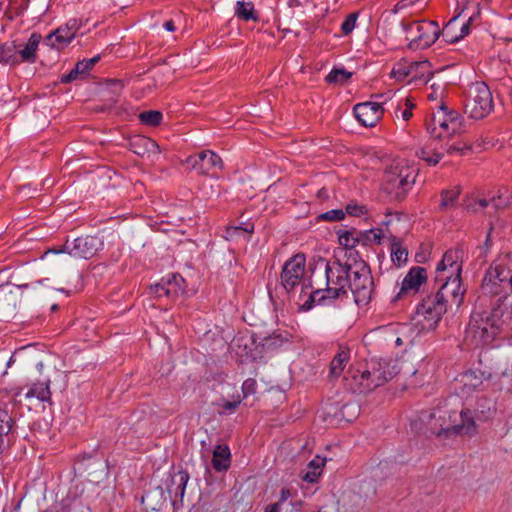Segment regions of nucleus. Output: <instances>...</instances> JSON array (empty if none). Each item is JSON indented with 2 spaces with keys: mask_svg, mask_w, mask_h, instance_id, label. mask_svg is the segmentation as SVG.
<instances>
[{
  "mask_svg": "<svg viewBox=\"0 0 512 512\" xmlns=\"http://www.w3.org/2000/svg\"><path fill=\"white\" fill-rule=\"evenodd\" d=\"M464 290L458 289L453 281L439 283L436 293L427 295L417 306V315L423 316L429 328H434L446 313L449 303L459 307L463 302Z\"/></svg>",
  "mask_w": 512,
  "mask_h": 512,
  "instance_id": "f257e3e1",
  "label": "nucleus"
},
{
  "mask_svg": "<svg viewBox=\"0 0 512 512\" xmlns=\"http://www.w3.org/2000/svg\"><path fill=\"white\" fill-rule=\"evenodd\" d=\"M351 267L336 260L327 262L325 265V289L318 288L311 291L308 298L299 303L300 310L308 311L316 303L322 304L326 300H333L345 295L348 291Z\"/></svg>",
  "mask_w": 512,
  "mask_h": 512,
  "instance_id": "f03ea898",
  "label": "nucleus"
},
{
  "mask_svg": "<svg viewBox=\"0 0 512 512\" xmlns=\"http://www.w3.org/2000/svg\"><path fill=\"white\" fill-rule=\"evenodd\" d=\"M405 40L412 50L425 49L438 39L440 28L435 21H412L401 23Z\"/></svg>",
  "mask_w": 512,
  "mask_h": 512,
  "instance_id": "7ed1b4c3",
  "label": "nucleus"
},
{
  "mask_svg": "<svg viewBox=\"0 0 512 512\" xmlns=\"http://www.w3.org/2000/svg\"><path fill=\"white\" fill-rule=\"evenodd\" d=\"M490 323L487 311H473L465 330V342L474 347L491 343L497 335Z\"/></svg>",
  "mask_w": 512,
  "mask_h": 512,
  "instance_id": "20e7f679",
  "label": "nucleus"
},
{
  "mask_svg": "<svg viewBox=\"0 0 512 512\" xmlns=\"http://www.w3.org/2000/svg\"><path fill=\"white\" fill-rule=\"evenodd\" d=\"M349 277L348 290L351 291L357 305L369 302L373 290V281L370 270L364 262L352 265Z\"/></svg>",
  "mask_w": 512,
  "mask_h": 512,
  "instance_id": "39448f33",
  "label": "nucleus"
},
{
  "mask_svg": "<svg viewBox=\"0 0 512 512\" xmlns=\"http://www.w3.org/2000/svg\"><path fill=\"white\" fill-rule=\"evenodd\" d=\"M493 109L492 94L484 82H476L470 88V97L465 104V113L475 120L485 118Z\"/></svg>",
  "mask_w": 512,
  "mask_h": 512,
  "instance_id": "423d86ee",
  "label": "nucleus"
},
{
  "mask_svg": "<svg viewBox=\"0 0 512 512\" xmlns=\"http://www.w3.org/2000/svg\"><path fill=\"white\" fill-rule=\"evenodd\" d=\"M305 263V256L303 254H296L286 261L281 273V283L286 291L289 292L297 285H301L302 291L299 298L300 301H302L303 297L308 298L310 293L309 291H306L308 286L305 285L304 281Z\"/></svg>",
  "mask_w": 512,
  "mask_h": 512,
  "instance_id": "0eeeda50",
  "label": "nucleus"
},
{
  "mask_svg": "<svg viewBox=\"0 0 512 512\" xmlns=\"http://www.w3.org/2000/svg\"><path fill=\"white\" fill-rule=\"evenodd\" d=\"M451 424L440 429H432L438 437L473 436L477 432V424L470 409H462L459 414L453 412L449 415Z\"/></svg>",
  "mask_w": 512,
  "mask_h": 512,
  "instance_id": "6e6552de",
  "label": "nucleus"
},
{
  "mask_svg": "<svg viewBox=\"0 0 512 512\" xmlns=\"http://www.w3.org/2000/svg\"><path fill=\"white\" fill-rule=\"evenodd\" d=\"M386 172H388V184L398 181L400 190L395 194V197L406 198L415 183L417 169L409 165L404 159H394L389 167H386Z\"/></svg>",
  "mask_w": 512,
  "mask_h": 512,
  "instance_id": "1a4fd4ad",
  "label": "nucleus"
},
{
  "mask_svg": "<svg viewBox=\"0 0 512 512\" xmlns=\"http://www.w3.org/2000/svg\"><path fill=\"white\" fill-rule=\"evenodd\" d=\"M104 247L103 239L97 235H86L81 236L73 241H66L63 250L51 249L46 252L49 253H68L70 256L74 258H83L89 259L96 255V253L102 250Z\"/></svg>",
  "mask_w": 512,
  "mask_h": 512,
  "instance_id": "9d476101",
  "label": "nucleus"
},
{
  "mask_svg": "<svg viewBox=\"0 0 512 512\" xmlns=\"http://www.w3.org/2000/svg\"><path fill=\"white\" fill-rule=\"evenodd\" d=\"M462 251L459 249L448 250L442 260L438 263L436 268L435 280L437 283H443L448 281L457 282L458 289L461 288V271L462 264L459 263Z\"/></svg>",
  "mask_w": 512,
  "mask_h": 512,
  "instance_id": "9b49d317",
  "label": "nucleus"
},
{
  "mask_svg": "<svg viewBox=\"0 0 512 512\" xmlns=\"http://www.w3.org/2000/svg\"><path fill=\"white\" fill-rule=\"evenodd\" d=\"M382 372L371 373L369 370L350 368L344 377L347 387L354 393H367L378 387Z\"/></svg>",
  "mask_w": 512,
  "mask_h": 512,
  "instance_id": "f8f14e48",
  "label": "nucleus"
},
{
  "mask_svg": "<svg viewBox=\"0 0 512 512\" xmlns=\"http://www.w3.org/2000/svg\"><path fill=\"white\" fill-rule=\"evenodd\" d=\"M185 163L197 173L208 176H217L223 169V161L219 155L211 150H204L186 158Z\"/></svg>",
  "mask_w": 512,
  "mask_h": 512,
  "instance_id": "ddd939ff",
  "label": "nucleus"
},
{
  "mask_svg": "<svg viewBox=\"0 0 512 512\" xmlns=\"http://www.w3.org/2000/svg\"><path fill=\"white\" fill-rule=\"evenodd\" d=\"M498 303L487 311L490 319V325L495 330L496 335L512 334V304L507 303V298L498 299Z\"/></svg>",
  "mask_w": 512,
  "mask_h": 512,
  "instance_id": "4468645a",
  "label": "nucleus"
},
{
  "mask_svg": "<svg viewBox=\"0 0 512 512\" xmlns=\"http://www.w3.org/2000/svg\"><path fill=\"white\" fill-rule=\"evenodd\" d=\"M79 28V21L76 19H71L65 25L50 33L45 38V44L51 48L61 50L74 39Z\"/></svg>",
  "mask_w": 512,
  "mask_h": 512,
  "instance_id": "2eb2a0df",
  "label": "nucleus"
},
{
  "mask_svg": "<svg viewBox=\"0 0 512 512\" xmlns=\"http://www.w3.org/2000/svg\"><path fill=\"white\" fill-rule=\"evenodd\" d=\"M353 111L357 120L366 127H373L384 113L382 106L374 102L356 104Z\"/></svg>",
  "mask_w": 512,
  "mask_h": 512,
  "instance_id": "dca6fc26",
  "label": "nucleus"
},
{
  "mask_svg": "<svg viewBox=\"0 0 512 512\" xmlns=\"http://www.w3.org/2000/svg\"><path fill=\"white\" fill-rule=\"evenodd\" d=\"M189 480V474L183 470L176 471L170 474L166 482V490L170 498L180 499L184 497L186 485Z\"/></svg>",
  "mask_w": 512,
  "mask_h": 512,
  "instance_id": "f3484780",
  "label": "nucleus"
},
{
  "mask_svg": "<svg viewBox=\"0 0 512 512\" xmlns=\"http://www.w3.org/2000/svg\"><path fill=\"white\" fill-rule=\"evenodd\" d=\"M181 277L173 275L172 278L167 280L162 279L161 282L156 283L150 287L151 293L157 298H170L174 299L178 296L180 291L179 281H182Z\"/></svg>",
  "mask_w": 512,
  "mask_h": 512,
  "instance_id": "a211bd4d",
  "label": "nucleus"
},
{
  "mask_svg": "<svg viewBox=\"0 0 512 512\" xmlns=\"http://www.w3.org/2000/svg\"><path fill=\"white\" fill-rule=\"evenodd\" d=\"M426 279L427 273L425 268L419 266L411 268L407 275L404 277L400 292L393 299V301H396L399 298L400 293L402 292H407L410 290L418 291V289L426 281Z\"/></svg>",
  "mask_w": 512,
  "mask_h": 512,
  "instance_id": "6ab92c4d",
  "label": "nucleus"
},
{
  "mask_svg": "<svg viewBox=\"0 0 512 512\" xmlns=\"http://www.w3.org/2000/svg\"><path fill=\"white\" fill-rule=\"evenodd\" d=\"M386 239L390 242V258L392 264L396 267H402L408 259V251L403 246L401 240L394 236L389 230H386Z\"/></svg>",
  "mask_w": 512,
  "mask_h": 512,
  "instance_id": "aec40b11",
  "label": "nucleus"
},
{
  "mask_svg": "<svg viewBox=\"0 0 512 512\" xmlns=\"http://www.w3.org/2000/svg\"><path fill=\"white\" fill-rule=\"evenodd\" d=\"M41 35L39 33H32L25 44L24 48L17 51L20 63H35L37 59V50L41 42Z\"/></svg>",
  "mask_w": 512,
  "mask_h": 512,
  "instance_id": "412c9836",
  "label": "nucleus"
},
{
  "mask_svg": "<svg viewBox=\"0 0 512 512\" xmlns=\"http://www.w3.org/2000/svg\"><path fill=\"white\" fill-rule=\"evenodd\" d=\"M429 63L428 61L423 62H415V63H407V62H400L397 63L391 70L390 76L391 78H394L396 80H403L405 77L409 75H413L414 77L416 74L414 71L418 69H425L428 68Z\"/></svg>",
  "mask_w": 512,
  "mask_h": 512,
  "instance_id": "4be33fe9",
  "label": "nucleus"
},
{
  "mask_svg": "<svg viewBox=\"0 0 512 512\" xmlns=\"http://www.w3.org/2000/svg\"><path fill=\"white\" fill-rule=\"evenodd\" d=\"M459 382L462 385L460 393L463 396L468 395L482 386L483 374L476 371H467L461 375Z\"/></svg>",
  "mask_w": 512,
  "mask_h": 512,
  "instance_id": "5701e85b",
  "label": "nucleus"
},
{
  "mask_svg": "<svg viewBox=\"0 0 512 512\" xmlns=\"http://www.w3.org/2000/svg\"><path fill=\"white\" fill-rule=\"evenodd\" d=\"M231 453L227 445H217L213 451L212 465L218 471H226L230 467Z\"/></svg>",
  "mask_w": 512,
  "mask_h": 512,
  "instance_id": "b1692460",
  "label": "nucleus"
},
{
  "mask_svg": "<svg viewBox=\"0 0 512 512\" xmlns=\"http://www.w3.org/2000/svg\"><path fill=\"white\" fill-rule=\"evenodd\" d=\"M26 399L36 398L39 401L47 402L51 399L50 380L33 383L25 393Z\"/></svg>",
  "mask_w": 512,
  "mask_h": 512,
  "instance_id": "393cba45",
  "label": "nucleus"
},
{
  "mask_svg": "<svg viewBox=\"0 0 512 512\" xmlns=\"http://www.w3.org/2000/svg\"><path fill=\"white\" fill-rule=\"evenodd\" d=\"M458 17L459 15H456L453 18H451L443 29L442 35L445 38V40L449 43H455L469 34L471 18L462 25L460 33L458 35L453 34V26Z\"/></svg>",
  "mask_w": 512,
  "mask_h": 512,
  "instance_id": "a878e982",
  "label": "nucleus"
},
{
  "mask_svg": "<svg viewBox=\"0 0 512 512\" xmlns=\"http://www.w3.org/2000/svg\"><path fill=\"white\" fill-rule=\"evenodd\" d=\"M445 122L447 123L446 134L455 135L463 131V117L454 110L445 106Z\"/></svg>",
  "mask_w": 512,
  "mask_h": 512,
  "instance_id": "bb28decb",
  "label": "nucleus"
},
{
  "mask_svg": "<svg viewBox=\"0 0 512 512\" xmlns=\"http://www.w3.org/2000/svg\"><path fill=\"white\" fill-rule=\"evenodd\" d=\"M325 461V458L320 456H316L314 459H312L308 463L307 470L303 474L302 479L308 483L316 482L322 473Z\"/></svg>",
  "mask_w": 512,
  "mask_h": 512,
  "instance_id": "cd10ccee",
  "label": "nucleus"
},
{
  "mask_svg": "<svg viewBox=\"0 0 512 512\" xmlns=\"http://www.w3.org/2000/svg\"><path fill=\"white\" fill-rule=\"evenodd\" d=\"M391 106L394 109L393 119L397 121L402 119L403 121H408L412 117V109L415 107V104L408 98H403L399 100L396 105L392 103Z\"/></svg>",
  "mask_w": 512,
  "mask_h": 512,
  "instance_id": "c85d7f7f",
  "label": "nucleus"
},
{
  "mask_svg": "<svg viewBox=\"0 0 512 512\" xmlns=\"http://www.w3.org/2000/svg\"><path fill=\"white\" fill-rule=\"evenodd\" d=\"M0 64L13 66L20 64L16 46L13 43L0 45Z\"/></svg>",
  "mask_w": 512,
  "mask_h": 512,
  "instance_id": "c756f323",
  "label": "nucleus"
},
{
  "mask_svg": "<svg viewBox=\"0 0 512 512\" xmlns=\"http://www.w3.org/2000/svg\"><path fill=\"white\" fill-rule=\"evenodd\" d=\"M350 360V352L348 350L339 351L330 363V375L339 377Z\"/></svg>",
  "mask_w": 512,
  "mask_h": 512,
  "instance_id": "7c9ffc66",
  "label": "nucleus"
},
{
  "mask_svg": "<svg viewBox=\"0 0 512 512\" xmlns=\"http://www.w3.org/2000/svg\"><path fill=\"white\" fill-rule=\"evenodd\" d=\"M510 277L511 276L508 275V272H506V270L503 267H501V266L490 267L483 279V285L485 287H487L490 284L491 285L496 284L497 281L500 283L509 281Z\"/></svg>",
  "mask_w": 512,
  "mask_h": 512,
  "instance_id": "2f4dec72",
  "label": "nucleus"
},
{
  "mask_svg": "<svg viewBox=\"0 0 512 512\" xmlns=\"http://www.w3.org/2000/svg\"><path fill=\"white\" fill-rule=\"evenodd\" d=\"M17 304V295L8 286H0V310L13 312Z\"/></svg>",
  "mask_w": 512,
  "mask_h": 512,
  "instance_id": "473e14b6",
  "label": "nucleus"
},
{
  "mask_svg": "<svg viewBox=\"0 0 512 512\" xmlns=\"http://www.w3.org/2000/svg\"><path fill=\"white\" fill-rule=\"evenodd\" d=\"M254 231L253 224H245V226H229L225 230V239L229 241H233L238 239L239 237H243L244 239H248L249 235H251Z\"/></svg>",
  "mask_w": 512,
  "mask_h": 512,
  "instance_id": "72a5a7b5",
  "label": "nucleus"
},
{
  "mask_svg": "<svg viewBox=\"0 0 512 512\" xmlns=\"http://www.w3.org/2000/svg\"><path fill=\"white\" fill-rule=\"evenodd\" d=\"M383 331L381 327H377L363 337V342L366 347L369 348V351H377L380 350L383 344Z\"/></svg>",
  "mask_w": 512,
  "mask_h": 512,
  "instance_id": "f704fd0d",
  "label": "nucleus"
},
{
  "mask_svg": "<svg viewBox=\"0 0 512 512\" xmlns=\"http://www.w3.org/2000/svg\"><path fill=\"white\" fill-rule=\"evenodd\" d=\"M235 15L244 21L258 20V15L255 12L252 2L237 1Z\"/></svg>",
  "mask_w": 512,
  "mask_h": 512,
  "instance_id": "c9c22d12",
  "label": "nucleus"
},
{
  "mask_svg": "<svg viewBox=\"0 0 512 512\" xmlns=\"http://www.w3.org/2000/svg\"><path fill=\"white\" fill-rule=\"evenodd\" d=\"M407 327L405 325L390 323L386 325V344L393 343L396 347L403 344L402 333Z\"/></svg>",
  "mask_w": 512,
  "mask_h": 512,
  "instance_id": "e433bc0d",
  "label": "nucleus"
},
{
  "mask_svg": "<svg viewBox=\"0 0 512 512\" xmlns=\"http://www.w3.org/2000/svg\"><path fill=\"white\" fill-rule=\"evenodd\" d=\"M337 234L338 243L346 249H352L357 244L361 243L360 232L356 230H339Z\"/></svg>",
  "mask_w": 512,
  "mask_h": 512,
  "instance_id": "4c0bfd02",
  "label": "nucleus"
},
{
  "mask_svg": "<svg viewBox=\"0 0 512 512\" xmlns=\"http://www.w3.org/2000/svg\"><path fill=\"white\" fill-rule=\"evenodd\" d=\"M383 237L384 234L381 228H373L360 232L361 244L365 246L380 245Z\"/></svg>",
  "mask_w": 512,
  "mask_h": 512,
  "instance_id": "58836bf2",
  "label": "nucleus"
},
{
  "mask_svg": "<svg viewBox=\"0 0 512 512\" xmlns=\"http://www.w3.org/2000/svg\"><path fill=\"white\" fill-rule=\"evenodd\" d=\"M495 410V404L491 399L479 398L475 410L476 416L479 420H486Z\"/></svg>",
  "mask_w": 512,
  "mask_h": 512,
  "instance_id": "ea45409f",
  "label": "nucleus"
},
{
  "mask_svg": "<svg viewBox=\"0 0 512 512\" xmlns=\"http://www.w3.org/2000/svg\"><path fill=\"white\" fill-rule=\"evenodd\" d=\"M460 194V188L446 189L441 192L440 209H448L455 206L458 196Z\"/></svg>",
  "mask_w": 512,
  "mask_h": 512,
  "instance_id": "a19ab883",
  "label": "nucleus"
},
{
  "mask_svg": "<svg viewBox=\"0 0 512 512\" xmlns=\"http://www.w3.org/2000/svg\"><path fill=\"white\" fill-rule=\"evenodd\" d=\"M512 201V191L508 189L499 190L497 196L491 198L492 206L495 209H502L508 206Z\"/></svg>",
  "mask_w": 512,
  "mask_h": 512,
  "instance_id": "79ce46f5",
  "label": "nucleus"
},
{
  "mask_svg": "<svg viewBox=\"0 0 512 512\" xmlns=\"http://www.w3.org/2000/svg\"><path fill=\"white\" fill-rule=\"evenodd\" d=\"M162 113L157 110L144 111L139 114L140 121L148 126H157L162 121Z\"/></svg>",
  "mask_w": 512,
  "mask_h": 512,
  "instance_id": "37998d69",
  "label": "nucleus"
},
{
  "mask_svg": "<svg viewBox=\"0 0 512 512\" xmlns=\"http://www.w3.org/2000/svg\"><path fill=\"white\" fill-rule=\"evenodd\" d=\"M132 149H133V152L137 155H142L145 153V150L148 148V147H154L156 146V143L149 139V138H145V137H139L137 138L136 140L132 141L130 143Z\"/></svg>",
  "mask_w": 512,
  "mask_h": 512,
  "instance_id": "c03bdc74",
  "label": "nucleus"
},
{
  "mask_svg": "<svg viewBox=\"0 0 512 512\" xmlns=\"http://www.w3.org/2000/svg\"><path fill=\"white\" fill-rule=\"evenodd\" d=\"M351 76L352 73L345 69H333L326 76V81L329 83H345Z\"/></svg>",
  "mask_w": 512,
  "mask_h": 512,
  "instance_id": "a18cd8bd",
  "label": "nucleus"
},
{
  "mask_svg": "<svg viewBox=\"0 0 512 512\" xmlns=\"http://www.w3.org/2000/svg\"><path fill=\"white\" fill-rule=\"evenodd\" d=\"M241 396L237 394L236 396H233L232 400H222L218 403V406L221 407L220 414H231L233 413L239 404L241 403Z\"/></svg>",
  "mask_w": 512,
  "mask_h": 512,
  "instance_id": "49530a36",
  "label": "nucleus"
},
{
  "mask_svg": "<svg viewBox=\"0 0 512 512\" xmlns=\"http://www.w3.org/2000/svg\"><path fill=\"white\" fill-rule=\"evenodd\" d=\"M12 418L6 408L0 407V437L7 435L12 427Z\"/></svg>",
  "mask_w": 512,
  "mask_h": 512,
  "instance_id": "de8ad7c7",
  "label": "nucleus"
},
{
  "mask_svg": "<svg viewBox=\"0 0 512 512\" xmlns=\"http://www.w3.org/2000/svg\"><path fill=\"white\" fill-rule=\"evenodd\" d=\"M345 218V211L342 209H332L321 213L318 216L319 220L328 221V222H337L341 221Z\"/></svg>",
  "mask_w": 512,
  "mask_h": 512,
  "instance_id": "09e8293b",
  "label": "nucleus"
},
{
  "mask_svg": "<svg viewBox=\"0 0 512 512\" xmlns=\"http://www.w3.org/2000/svg\"><path fill=\"white\" fill-rule=\"evenodd\" d=\"M367 213L366 206L358 203L357 201H350L345 207V215L348 214L354 217H361Z\"/></svg>",
  "mask_w": 512,
  "mask_h": 512,
  "instance_id": "8fccbe9b",
  "label": "nucleus"
},
{
  "mask_svg": "<svg viewBox=\"0 0 512 512\" xmlns=\"http://www.w3.org/2000/svg\"><path fill=\"white\" fill-rule=\"evenodd\" d=\"M445 105L439 106L438 110L433 113V121L438 123L439 130L446 134L447 123L445 122Z\"/></svg>",
  "mask_w": 512,
  "mask_h": 512,
  "instance_id": "3c124183",
  "label": "nucleus"
},
{
  "mask_svg": "<svg viewBox=\"0 0 512 512\" xmlns=\"http://www.w3.org/2000/svg\"><path fill=\"white\" fill-rule=\"evenodd\" d=\"M357 18V13H351L346 17V19L343 21L341 25V31L343 32L344 35H348L354 30Z\"/></svg>",
  "mask_w": 512,
  "mask_h": 512,
  "instance_id": "603ef678",
  "label": "nucleus"
},
{
  "mask_svg": "<svg viewBox=\"0 0 512 512\" xmlns=\"http://www.w3.org/2000/svg\"><path fill=\"white\" fill-rule=\"evenodd\" d=\"M470 148L471 145L468 142L460 141L452 144H447L445 149L448 154H463L466 150H469Z\"/></svg>",
  "mask_w": 512,
  "mask_h": 512,
  "instance_id": "864d4df0",
  "label": "nucleus"
},
{
  "mask_svg": "<svg viewBox=\"0 0 512 512\" xmlns=\"http://www.w3.org/2000/svg\"><path fill=\"white\" fill-rule=\"evenodd\" d=\"M398 181L388 184V172H386V198L389 201H402L404 198H396L395 194L399 191Z\"/></svg>",
  "mask_w": 512,
  "mask_h": 512,
  "instance_id": "5fc2aeb1",
  "label": "nucleus"
},
{
  "mask_svg": "<svg viewBox=\"0 0 512 512\" xmlns=\"http://www.w3.org/2000/svg\"><path fill=\"white\" fill-rule=\"evenodd\" d=\"M438 123L433 121V115L431 116L430 120L426 122V130L430 134L431 137L434 138H441L443 137V132L439 130Z\"/></svg>",
  "mask_w": 512,
  "mask_h": 512,
  "instance_id": "6e6d98bb",
  "label": "nucleus"
},
{
  "mask_svg": "<svg viewBox=\"0 0 512 512\" xmlns=\"http://www.w3.org/2000/svg\"><path fill=\"white\" fill-rule=\"evenodd\" d=\"M257 383L255 379H246L242 384L243 397H248L256 392Z\"/></svg>",
  "mask_w": 512,
  "mask_h": 512,
  "instance_id": "4d7b16f0",
  "label": "nucleus"
},
{
  "mask_svg": "<svg viewBox=\"0 0 512 512\" xmlns=\"http://www.w3.org/2000/svg\"><path fill=\"white\" fill-rule=\"evenodd\" d=\"M90 69H91V67H89V64L87 63V61H86V60L79 61V62L75 65V72H79V74H85V73H87Z\"/></svg>",
  "mask_w": 512,
  "mask_h": 512,
  "instance_id": "13d9d810",
  "label": "nucleus"
},
{
  "mask_svg": "<svg viewBox=\"0 0 512 512\" xmlns=\"http://www.w3.org/2000/svg\"><path fill=\"white\" fill-rule=\"evenodd\" d=\"M78 75H80L79 72H75V68H74L68 74L63 75L61 81L63 83H69V82L77 79Z\"/></svg>",
  "mask_w": 512,
  "mask_h": 512,
  "instance_id": "bf43d9fd",
  "label": "nucleus"
},
{
  "mask_svg": "<svg viewBox=\"0 0 512 512\" xmlns=\"http://www.w3.org/2000/svg\"><path fill=\"white\" fill-rule=\"evenodd\" d=\"M412 5V2L409 0H401L399 1L394 9L392 10L393 13H398L400 10L407 8L408 6Z\"/></svg>",
  "mask_w": 512,
  "mask_h": 512,
  "instance_id": "052dcab7",
  "label": "nucleus"
},
{
  "mask_svg": "<svg viewBox=\"0 0 512 512\" xmlns=\"http://www.w3.org/2000/svg\"><path fill=\"white\" fill-rule=\"evenodd\" d=\"M442 159V154L441 153H438V152H434L433 153V156H429L428 158H426V162L429 164V165H436L439 163V161Z\"/></svg>",
  "mask_w": 512,
  "mask_h": 512,
  "instance_id": "680f3d73",
  "label": "nucleus"
},
{
  "mask_svg": "<svg viewBox=\"0 0 512 512\" xmlns=\"http://www.w3.org/2000/svg\"><path fill=\"white\" fill-rule=\"evenodd\" d=\"M402 367L399 366V358L396 359V364L391 367V370L388 371L390 377H394L400 373Z\"/></svg>",
  "mask_w": 512,
  "mask_h": 512,
  "instance_id": "e2e57ef3",
  "label": "nucleus"
},
{
  "mask_svg": "<svg viewBox=\"0 0 512 512\" xmlns=\"http://www.w3.org/2000/svg\"><path fill=\"white\" fill-rule=\"evenodd\" d=\"M291 496V493H290V490L289 489H282L281 490V493H280V499H279V504L280 503H283L285 502L286 500L289 499V497Z\"/></svg>",
  "mask_w": 512,
  "mask_h": 512,
  "instance_id": "0e129e2a",
  "label": "nucleus"
},
{
  "mask_svg": "<svg viewBox=\"0 0 512 512\" xmlns=\"http://www.w3.org/2000/svg\"><path fill=\"white\" fill-rule=\"evenodd\" d=\"M165 30L169 32H174L176 30L175 24L173 20H168L163 24Z\"/></svg>",
  "mask_w": 512,
  "mask_h": 512,
  "instance_id": "69168bd1",
  "label": "nucleus"
},
{
  "mask_svg": "<svg viewBox=\"0 0 512 512\" xmlns=\"http://www.w3.org/2000/svg\"><path fill=\"white\" fill-rule=\"evenodd\" d=\"M280 505L279 503H274L271 505H268L264 512H280Z\"/></svg>",
  "mask_w": 512,
  "mask_h": 512,
  "instance_id": "338daca9",
  "label": "nucleus"
},
{
  "mask_svg": "<svg viewBox=\"0 0 512 512\" xmlns=\"http://www.w3.org/2000/svg\"><path fill=\"white\" fill-rule=\"evenodd\" d=\"M417 155L419 158L423 159L426 161V158H428L430 156L429 152L425 149V148H421L418 152H417Z\"/></svg>",
  "mask_w": 512,
  "mask_h": 512,
  "instance_id": "774afa93",
  "label": "nucleus"
}]
</instances>
